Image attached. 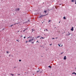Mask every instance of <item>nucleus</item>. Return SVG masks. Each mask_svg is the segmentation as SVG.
Here are the masks:
<instances>
[{"instance_id": "nucleus-34", "label": "nucleus", "mask_w": 76, "mask_h": 76, "mask_svg": "<svg viewBox=\"0 0 76 76\" xmlns=\"http://www.w3.org/2000/svg\"><path fill=\"white\" fill-rule=\"evenodd\" d=\"M17 32H19V31H18Z\"/></svg>"}, {"instance_id": "nucleus-13", "label": "nucleus", "mask_w": 76, "mask_h": 76, "mask_svg": "<svg viewBox=\"0 0 76 76\" xmlns=\"http://www.w3.org/2000/svg\"><path fill=\"white\" fill-rule=\"evenodd\" d=\"M32 32H33V31H35V30H34V29H32Z\"/></svg>"}, {"instance_id": "nucleus-28", "label": "nucleus", "mask_w": 76, "mask_h": 76, "mask_svg": "<svg viewBox=\"0 0 76 76\" xmlns=\"http://www.w3.org/2000/svg\"><path fill=\"white\" fill-rule=\"evenodd\" d=\"M26 43H27V42H28V41H26Z\"/></svg>"}, {"instance_id": "nucleus-23", "label": "nucleus", "mask_w": 76, "mask_h": 76, "mask_svg": "<svg viewBox=\"0 0 76 76\" xmlns=\"http://www.w3.org/2000/svg\"><path fill=\"white\" fill-rule=\"evenodd\" d=\"M14 68H16V66H14Z\"/></svg>"}, {"instance_id": "nucleus-2", "label": "nucleus", "mask_w": 76, "mask_h": 76, "mask_svg": "<svg viewBox=\"0 0 76 76\" xmlns=\"http://www.w3.org/2000/svg\"><path fill=\"white\" fill-rule=\"evenodd\" d=\"M42 70L41 69H39V70L37 71V72H40V73H42Z\"/></svg>"}, {"instance_id": "nucleus-12", "label": "nucleus", "mask_w": 76, "mask_h": 76, "mask_svg": "<svg viewBox=\"0 0 76 76\" xmlns=\"http://www.w3.org/2000/svg\"><path fill=\"white\" fill-rule=\"evenodd\" d=\"M44 12H45V13H47V11H44Z\"/></svg>"}, {"instance_id": "nucleus-42", "label": "nucleus", "mask_w": 76, "mask_h": 76, "mask_svg": "<svg viewBox=\"0 0 76 76\" xmlns=\"http://www.w3.org/2000/svg\"><path fill=\"white\" fill-rule=\"evenodd\" d=\"M61 4H59V5H61Z\"/></svg>"}, {"instance_id": "nucleus-6", "label": "nucleus", "mask_w": 76, "mask_h": 76, "mask_svg": "<svg viewBox=\"0 0 76 76\" xmlns=\"http://www.w3.org/2000/svg\"><path fill=\"white\" fill-rule=\"evenodd\" d=\"M45 16V15H41L40 16H41V18H42V17H43V16Z\"/></svg>"}, {"instance_id": "nucleus-14", "label": "nucleus", "mask_w": 76, "mask_h": 76, "mask_svg": "<svg viewBox=\"0 0 76 76\" xmlns=\"http://www.w3.org/2000/svg\"><path fill=\"white\" fill-rule=\"evenodd\" d=\"M12 26H13V25H12L10 26V27H12Z\"/></svg>"}, {"instance_id": "nucleus-49", "label": "nucleus", "mask_w": 76, "mask_h": 76, "mask_svg": "<svg viewBox=\"0 0 76 76\" xmlns=\"http://www.w3.org/2000/svg\"><path fill=\"white\" fill-rule=\"evenodd\" d=\"M38 69H39V68H38Z\"/></svg>"}, {"instance_id": "nucleus-26", "label": "nucleus", "mask_w": 76, "mask_h": 76, "mask_svg": "<svg viewBox=\"0 0 76 76\" xmlns=\"http://www.w3.org/2000/svg\"><path fill=\"white\" fill-rule=\"evenodd\" d=\"M54 38H53L52 39H54Z\"/></svg>"}, {"instance_id": "nucleus-40", "label": "nucleus", "mask_w": 76, "mask_h": 76, "mask_svg": "<svg viewBox=\"0 0 76 76\" xmlns=\"http://www.w3.org/2000/svg\"><path fill=\"white\" fill-rule=\"evenodd\" d=\"M42 57H43V56H41Z\"/></svg>"}, {"instance_id": "nucleus-43", "label": "nucleus", "mask_w": 76, "mask_h": 76, "mask_svg": "<svg viewBox=\"0 0 76 76\" xmlns=\"http://www.w3.org/2000/svg\"><path fill=\"white\" fill-rule=\"evenodd\" d=\"M21 37H22V36H21Z\"/></svg>"}, {"instance_id": "nucleus-11", "label": "nucleus", "mask_w": 76, "mask_h": 76, "mask_svg": "<svg viewBox=\"0 0 76 76\" xmlns=\"http://www.w3.org/2000/svg\"><path fill=\"white\" fill-rule=\"evenodd\" d=\"M70 35V33H69L68 34H67V35H69H69Z\"/></svg>"}, {"instance_id": "nucleus-22", "label": "nucleus", "mask_w": 76, "mask_h": 76, "mask_svg": "<svg viewBox=\"0 0 76 76\" xmlns=\"http://www.w3.org/2000/svg\"><path fill=\"white\" fill-rule=\"evenodd\" d=\"M21 61V60H19V61Z\"/></svg>"}, {"instance_id": "nucleus-36", "label": "nucleus", "mask_w": 76, "mask_h": 76, "mask_svg": "<svg viewBox=\"0 0 76 76\" xmlns=\"http://www.w3.org/2000/svg\"><path fill=\"white\" fill-rule=\"evenodd\" d=\"M60 23V21H59V23Z\"/></svg>"}, {"instance_id": "nucleus-3", "label": "nucleus", "mask_w": 76, "mask_h": 76, "mask_svg": "<svg viewBox=\"0 0 76 76\" xmlns=\"http://www.w3.org/2000/svg\"><path fill=\"white\" fill-rule=\"evenodd\" d=\"M66 58H67V57H66V56H65L64 58V59L65 60H66Z\"/></svg>"}, {"instance_id": "nucleus-37", "label": "nucleus", "mask_w": 76, "mask_h": 76, "mask_svg": "<svg viewBox=\"0 0 76 76\" xmlns=\"http://www.w3.org/2000/svg\"><path fill=\"white\" fill-rule=\"evenodd\" d=\"M10 75H12V74H11Z\"/></svg>"}, {"instance_id": "nucleus-33", "label": "nucleus", "mask_w": 76, "mask_h": 76, "mask_svg": "<svg viewBox=\"0 0 76 76\" xmlns=\"http://www.w3.org/2000/svg\"><path fill=\"white\" fill-rule=\"evenodd\" d=\"M31 38V37H28V38Z\"/></svg>"}, {"instance_id": "nucleus-44", "label": "nucleus", "mask_w": 76, "mask_h": 76, "mask_svg": "<svg viewBox=\"0 0 76 76\" xmlns=\"http://www.w3.org/2000/svg\"><path fill=\"white\" fill-rule=\"evenodd\" d=\"M62 46H63V45H62V46H61V47H62Z\"/></svg>"}, {"instance_id": "nucleus-32", "label": "nucleus", "mask_w": 76, "mask_h": 76, "mask_svg": "<svg viewBox=\"0 0 76 76\" xmlns=\"http://www.w3.org/2000/svg\"><path fill=\"white\" fill-rule=\"evenodd\" d=\"M26 38V37H24V38Z\"/></svg>"}, {"instance_id": "nucleus-10", "label": "nucleus", "mask_w": 76, "mask_h": 76, "mask_svg": "<svg viewBox=\"0 0 76 76\" xmlns=\"http://www.w3.org/2000/svg\"><path fill=\"white\" fill-rule=\"evenodd\" d=\"M64 19H66V17H64Z\"/></svg>"}, {"instance_id": "nucleus-8", "label": "nucleus", "mask_w": 76, "mask_h": 76, "mask_svg": "<svg viewBox=\"0 0 76 76\" xmlns=\"http://www.w3.org/2000/svg\"><path fill=\"white\" fill-rule=\"evenodd\" d=\"M72 74H75V75H76V73L75 72H73L72 73Z\"/></svg>"}, {"instance_id": "nucleus-24", "label": "nucleus", "mask_w": 76, "mask_h": 76, "mask_svg": "<svg viewBox=\"0 0 76 76\" xmlns=\"http://www.w3.org/2000/svg\"><path fill=\"white\" fill-rule=\"evenodd\" d=\"M39 37H40V36H39L38 37H37V38H39Z\"/></svg>"}, {"instance_id": "nucleus-5", "label": "nucleus", "mask_w": 76, "mask_h": 76, "mask_svg": "<svg viewBox=\"0 0 76 76\" xmlns=\"http://www.w3.org/2000/svg\"><path fill=\"white\" fill-rule=\"evenodd\" d=\"M19 10H20V9L19 8H18V9H17L16 10L17 11H19Z\"/></svg>"}, {"instance_id": "nucleus-41", "label": "nucleus", "mask_w": 76, "mask_h": 76, "mask_svg": "<svg viewBox=\"0 0 76 76\" xmlns=\"http://www.w3.org/2000/svg\"><path fill=\"white\" fill-rule=\"evenodd\" d=\"M44 31H45V30H44Z\"/></svg>"}, {"instance_id": "nucleus-25", "label": "nucleus", "mask_w": 76, "mask_h": 76, "mask_svg": "<svg viewBox=\"0 0 76 76\" xmlns=\"http://www.w3.org/2000/svg\"><path fill=\"white\" fill-rule=\"evenodd\" d=\"M16 24H18V23H15V24H14V25H16Z\"/></svg>"}, {"instance_id": "nucleus-35", "label": "nucleus", "mask_w": 76, "mask_h": 76, "mask_svg": "<svg viewBox=\"0 0 76 76\" xmlns=\"http://www.w3.org/2000/svg\"><path fill=\"white\" fill-rule=\"evenodd\" d=\"M38 41H37V42H38Z\"/></svg>"}, {"instance_id": "nucleus-29", "label": "nucleus", "mask_w": 76, "mask_h": 76, "mask_svg": "<svg viewBox=\"0 0 76 76\" xmlns=\"http://www.w3.org/2000/svg\"><path fill=\"white\" fill-rule=\"evenodd\" d=\"M75 4H76V0L75 1Z\"/></svg>"}, {"instance_id": "nucleus-18", "label": "nucleus", "mask_w": 76, "mask_h": 76, "mask_svg": "<svg viewBox=\"0 0 76 76\" xmlns=\"http://www.w3.org/2000/svg\"><path fill=\"white\" fill-rule=\"evenodd\" d=\"M17 41H18V42H19V40H16Z\"/></svg>"}, {"instance_id": "nucleus-48", "label": "nucleus", "mask_w": 76, "mask_h": 76, "mask_svg": "<svg viewBox=\"0 0 76 76\" xmlns=\"http://www.w3.org/2000/svg\"><path fill=\"white\" fill-rule=\"evenodd\" d=\"M68 32V33H69V32Z\"/></svg>"}, {"instance_id": "nucleus-27", "label": "nucleus", "mask_w": 76, "mask_h": 76, "mask_svg": "<svg viewBox=\"0 0 76 76\" xmlns=\"http://www.w3.org/2000/svg\"><path fill=\"white\" fill-rule=\"evenodd\" d=\"M6 53H9V52H8V51H7V52H6Z\"/></svg>"}, {"instance_id": "nucleus-31", "label": "nucleus", "mask_w": 76, "mask_h": 76, "mask_svg": "<svg viewBox=\"0 0 76 76\" xmlns=\"http://www.w3.org/2000/svg\"><path fill=\"white\" fill-rule=\"evenodd\" d=\"M63 53H61V54H63Z\"/></svg>"}, {"instance_id": "nucleus-7", "label": "nucleus", "mask_w": 76, "mask_h": 76, "mask_svg": "<svg viewBox=\"0 0 76 76\" xmlns=\"http://www.w3.org/2000/svg\"><path fill=\"white\" fill-rule=\"evenodd\" d=\"M71 1L72 2H74L75 1H74V0H72Z\"/></svg>"}, {"instance_id": "nucleus-30", "label": "nucleus", "mask_w": 76, "mask_h": 76, "mask_svg": "<svg viewBox=\"0 0 76 76\" xmlns=\"http://www.w3.org/2000/svg\"><path fill=\"white\" fill-rule=\"evenodd\" d=\"M52 45V44H51L50 45Z\"/></svg>"}, {"instance_id": "nucleus-19", "label": "nucleus", "mask_w": 76, "mask_h": 76, "mask_svg": "<svg viewBox=\"0 0 76 76\" xmlns=\"http://www.w3.org/2000/svg\"><path fill=\"white\" fill-rule=\"evenodd\" d=\"M48 22H51V20H49L48 21Z\"/></svg>"}, {"instance_id": "nucleus-20", "label": "nucleus", "mask_w": 76, "mask_h": 76, "mask_svg": "<svg viewBox=\"0 0 76 76\" xmlns=\"http://www.w3.org/2000/svg\"><path fill=\"white\" fill-rule=\"evenodd\" d=\"M58 45L59 47H60V45H59V44H58Z\"/></svg>"}, {"instance_id": "nucleus-38", "label": "nucleus", "mask_w": 76, "mask_h": 76, "mask_svg": "<svg viewBox=\"0 0 76 76\" xmlns=\"http://www.w3.org/2000/svg\"><path fill=\"white\" fill-rule=\"evenodd\" d=\"M18 75H20V74H18Z\"/></svg>"}, {"instance_id": "nucleus-9", "label": "nucleus", "mask_w": 76, "mask_h": 76, "mask_svg": "<svg viewBox=\"0 0 76 76\" xmlns=\"http://www.w3.org/2000/svg\"><path fill=\"white\" fill-rule=\"evenodd\" d=\"M48 67H50V68H51V66H48Z\"/></svg>"}, {"instance_id": "nucleus-39", "label": "nucleus", "mask_w": 76, "mask_h": 76, "mask_svg": "<svg viewBox=\"0 0 76 76\" xmlns=\"http://www.w3.org/2000/svg\"><path fill=\"white\" fill-rule=\"evenodd\" d=\"M12 76H13V75H13V74H12Z\"/></svg>"}, {"instance_id": "nucleus-15", "label": "nucleus", "mask_w": 76, "mask_h": 76, "mask_svg": "<svg viewBox=\"0 0 76 76\" xmlns=\"http://www.w3.org/2000/svg\"><path fill=\"white\" fill-rule=\"evenodd\" d=\"M39 18H42L41 17V16H40V17H39Z\"/></svg>"}, {"instance_id": "nucleus-1", "label": "nucleus", "mask_w": 76, "mask_h": 76, "mask_svg": "<svg viewBox=\"0 0 76 76\" xmlns=\"http://www.w3.org/2000/svg\"><path fill=\"white\" fill-rule=\"evenodd\" d=\"M28 42H31V44H34V41L33 39L30 38V39L28 41Z\"/></svg>"}, {"instance_id": "nucleus-46", "label": "nucleus", "mask_w": 76, "mask_h": 76, "mask_svg": "<svg viewBox=\"0 0 76 76\" xmlns=\"http://www.w3.org/2000/svg\"><path fill=\"white\" fill-rule=\"evenodd\" d=\"M33 75H34V74H33Z\"/></svg>"}, {"instance_id": "nucleus-16", "label": "nucleus", "mask_w": 76, "mask_h": 76, "mask_svg": "<svg viewBox=\"0 0 76 76\" xmlns=\"http://www.w3.org/2000/svg\"><path fill=\"white\" fill-rule=\"evenodd\" d=\"M45 31H48V30H47V29H46Z\"/></svg>"}, {"instance_id": "nucleus-4", "label": "nucleus", "mask_w": 76, "mask_h": 76, "mask_svg": "<svg viewBox=\"0 0 76 76\" xmlns=\"http://www.w3.org/2000/svg\"><path fill=\"white\" fill-rule=\"evenodd\" d=\"M73 30H74V29H73V27H72V28L71 29V31H73Z\"/></svg>"}, {"instance_id": "nucleus-45", "label": "nucleus", "mask_w": 76, "mask_h": 76, "mask_svg": "<svg viewBox=\"0 0 76 76\" xmlns=\"http://www.w3.org/2000/svg\"><path fill=\"white\" fill-rule=\"evenodd\" d=\"M56 38L57 39V37H56Z\"/></svg>"}, {"instance_id": "nucleus-21", "label": "nucleus", "mask_w": 76, "mask_h": 76, "mask_svg": "<svg viewBox=\"0 0 76 76\" xmlns=\"http://www.w3.org/2000/svg\"><path fill=\"white\" fill-rule=\"evenodd\" d=\"M26 29H25V30L23 31V32H25V30H26Z\"/></svg>"}, {"instance_id": "nucleus-47", "label": "nucleus", "mask_w": 76, "mask_h": 76, "mask_svg": "<svg viewBox=\"0 0 76 76\" xmlns=\"http://www.w3.org/2000/svg\"><path fill=\"white\" fill-rule=\"evenodd\" d=\"M29 22V20H28Z\"/></svg>"}, {"instance_id": "nucleus-17", "label": "nucleus", "mask_w": 76, "mask_h": 76, "mask_svg": "<svg viewBox=\"0 0 76 76\" xmlns=\"http://www.w3.org/2000/svg\"><path fill=\"white\" fill-rule=\"evenodd\" d=\"M41 38H42V39H44V38H44V37H42Z\"/></svg>"}]
</instances>
